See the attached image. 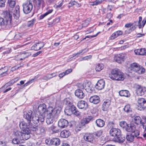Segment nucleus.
<instances>
[{
  "label": "nucleus",
  "mask_w": 146,
  "mask_h": 146,
  "mask_svg": "<svg viewBox=\"0 0 146 146\" xmlns=\"http://www.w3.org/2000/svg\"><path fill=\"white\" fill-rule=\"evenodd\" d=\"M129 47L128 45H125L122 46L121 47L119 48L120 50H123L125 49L128 48Z\"/></svg>",
  "instance_id": "obj_59"
},
{
  "label": "nucleus",
  "mask_w": 146,
  "mask_h": 146,
  "mask_svg": "<svg viewBox=\"0 0 146 146\" xmlns=\"http://www.w3.org/2000/svg\"><path fill=\"white\" fill-rule=\"evenodd\" d=\"M74 1H71L70 2L68 3V6L69 8L70 7H72L74 5Z\"/></svg>",
  "instance_id": "obj_60"
},
{
  "label": "nucleus",
  "mask_w": 146,
  "mask_h": 146,
  "mask_svg": "<svg viewBox=\"0 0 146 146\" xmlns=\"http://www.w3.org/2000/svg\"><path fill=\"white\" fill-rule=\"evenodd\" d=\"M115 33L117 34L118 36H119L121 35L123 33L121 31H117L115 32Z\"/></svg>",
  "instance_id": "obj_63"
},
{
  "label": "nucleus",
  "mask_w": 146,
  "mask_h": 146,
  "mask_svg": "<svg viewBox=\"0 0 146 146\" xmlns=\"http://www.w3.org/2000/svg\"><path fill=\"white\" fill-rule=\"evenodd\" d=\"M130 70L139 74H143L145 71V69L139 64L135 62L130 65Z\"/></svg>",
  "instance_id": "obj_4"
},
{
  "label": "nucleus",
  "mask_w": 146,
  "mask_h": 146,
  "mask_svg": "<svg viewBox=\"0 0 146 146\" xmlns=\"http://www.w3.org/2000/svg\"><path fill=\"white\" fill-rule=\"evenodd\" d=\"M8 2L11 8H13L16 4L15 0H8Z\"/></svg>",
  "instance_id": "obj_42"
},
{
  "label": "nucleus",
  "mask_w": 146,
  "mask_h": 146,
  "mask_svg": "<svg viewBox=\"0 0 146 146\" xmlns=\"http://www.w3.org/2000/svg\"><path fill=\"white\" fill-rule=\"evenodd\" d=\"M20 140L19 138L16 137L13 139L12 143L14 144H19L20 143Z\"/></svg>",
  "instance_id": "obj_48"
},
{
  "label": "nucleus",
  "mask_w": 146,
  "mask_h": 146,
  "mask_svg": "<svg viewBox=\"0 0 146 146\" xmlns=\"http://www.w3.org/2000/svg\"><path fill=\"white\" fill-rule=\"evenodd\" d=\"M84 89L88 92L91 93L93 91V85L90 82L85 81L84 82Z\"/></svg>",
  "instance_id": "obj_12"
},
{
  "label": "nucleus",
  "mask_w": 146,
  "mask_h": 146,
  "mask_svg": "<svg viewBox=\"0 0 146 146\" xmlns=\"http://www.w3.org/2000/svg\"><path fill=\"white\" fill-rule=\"evenodd\" d=\"M84 137V139L85 141L90 142H92L94 139L93 134L89 133H85Z\"/></svg>",
  "instance_id": "obj_20"
},
{
  "label": "nucleus",
  "mask_w": 146,
  "mask_h": 146,
  "mask_svg": "<svg viewBox=\"0 0 146 146\" xmlns=\"http://www.w3.org/2000/svg\"><path fill=\"white\" fill-rule=\"evenodd\" d=\"M45 5V2L44 0H37V5L36 6L39 7L41 6L43 7Z\"/></svg>",
  "instance_id": "obj_37"
},
{
  "label": "nucleus",
  "mask_w": 146,
  "mask_h": 146,
  "mask_svg": "<svg viewBox=\"0 0 146 146\" xmlns=\"http://www.w3.org/2000/svg\"><path fill=\"white\" fill-rule=\"evenodd\" d=\"M38 129H37L38 131H39V133L41 134L42 133H44L45 130V125L41 124L38 127Z\"/></svg>",
  "instance_id": "obj_35"
},
{
  "label": "nucleus",
  "mask_w": 146,
  "mask_h": 146,
  "mask_svg": "<svg viewBox=\"0 0 146 146\" xmlns=\"http://www.w3.org/2000/svg\"><path fill=\"white\" fill-rule=\"evenodd\" d=\"M36 44H34L31 47L33 50H38L42 48L44 46V44L43 42H41L37 43L36 42Z\"/></svg>",
  "instance_id": "obj_18"
},
{
  "label": "nucleus",
  "mask_w": 146,
  "mask_h": 146,
  "mask_svg": "<svg viewBox=\"0 0 146 146\" xmlns=\"http://www.w3.org/2000/svg\"><path fill=\"white\" fill-rule=\"evenodd\" d=\"M72 70L71 69H68V70H66L65 72V73L66 74H68L70 73L71 72H72Z\"/></svg>",
  "instance_id": "obj_64"
},
{
  "label": "nucleus",
  "mask_w": 146,
  "mask_h": 146,
  "mask_svg": "<svg viewBox=\"0 0 146 146\" xmlns=\"http://www.w3.org/2000/svg\"><path fill=\"white\" fill-rule=\"evenodd\" d=\"M47 117L46 119V122L48 124H50L52 123L53 121V118L54 117L47 116Z\"/></svg>",
  "instance_id": "obj_40"
},
{
  "label": "nucleus",
  "mask_w": 146,
  "mask_h": 146,
  "mask_svg": "<svg viewBox=\"0 0 146 146\" xmlns=\"http://www.w3.org/2000/svg\"><path fill=\"white\" fill-rule=\"evenodd\" d=\"M120 126L122 127L123 129H126V128L127 127L128 125L127 123L125 121H121L119 123Z\"/></svg>",
  "instance_id": "obj_43"
},
{
  "label": "nucleus",
  "mask_w": 146,
  "mask_h": 146,
  "mask_svg": "<svg viewBox=\"0 0 146 146\" xmlns=\"http://www.w3.org/2000/svg\"><path fill=\"white\" fill-rule=\"evenodd\" d=\"M31 54L30 52H24L19 54V57L21 58V60H22L26 58L31 55Z\"/></svg>",
  "instance_id": "obj_27"
},
{
  "label": "nucleus",
  "mask_w": 146,
  "mask_h": 146,
  "mask_svg": "<svg viewBox=\"0 0 146 146\" xmlns=\"http://www.w3.org/2000/svg\"><path fill=\"white\" fill-rule=\"evenodd\" d=\"M33 113V111H32L29 110L26 114H24V117L27 120V121L31 122V119L32 117V114Z\"/></svg>",
  "instance_id": "obj_23"
},
{
  "label": "nucleus",
  "mask_w": 146,
  "mask_h": 146,
  "mask_svg": "<svg viewBox=\"0 0 146 146\" xmlns=\"http://www.w3.org/2000/svg\"><path fill=\"white\" fill-rule=\"evenodd\" d=\"M102 132L103 131L101 130L96 132L94 133V135L97 137H99L102 135Z\"/></svg>",
  "instance_id": "obj_49"
},
{
  "label": "nucleus",
  "mask_w": 146,
  "mask_h": 146,
  "mask_svg": "<svg viewBox=\"0 0 146 146\" xmlns=\"http://www.w3.org/2000/svg\"><path fill=\"white\" fill-rule=\"evenodd\" d=\"M142 20V17H139V21H138V24H139V29L141 28H143V27H142V25H141V22Z\"/></svg>",
  "instance_id": "obj_54"
},
{
  "label": "nucleus",
  "mask_w": 146,
  "mask_h": 146,
  "mask_svg": "<svg viewBox=\"0 0 146 146\" xmlns=\"http://www.w3.org/2000/svg\"><path fill=\"white\" fill-rule=\"evenodd\" d=\"M125 59V54L123 53L116 54L113 57L114 60L119 63H121Z\"/></svg>",
  "instance_id": "obj_9"
},
{
  "label": "nucleus",
  "mask_w": 146,
  "mask_h": 146,
  "mask_svg": "<svg viewBox=\"0 0 146 146\" xmlns=\"http://www.w3.org/2000/svg\"><path fill=\"white\" fill-rule=\"evenodd\" d=\"M57 110L52 107H49L47 108L46 115L47 116L54 117L56 115Z\"/></svg>",
  "instance_id": "obj_8"
},
{
  "label": "nucleus",
  "mask_w": 146,
  "mask_h": 146,
  "mask_svg": "<svg viewBox=\"0 0 146 146\" xmlns=\"http://www.w3.org/2000/svg\"><path fill=\"white\" fill-rule=\"evenodd\" d=\"M68 121L64 119H60L58 121V126L61 128H65L68 126Z\"/></svg>",
  "instance_id": "obj_17"
},
{
  "label": "nucleus",
  "mask_w": 146,
  "mask_h": 146,
  "mask_svg": "<svg viewBox=\"0 0 146 146\" xmlns=\"http://www.w3.org/2000/svg\"><path fill=\"white\" fill-rule=\"evenodd\" d=\"M12 12L9 9V12L5 11L3 12V18L0 17V25L8 28L10 27L11 25Z\"/></svg>",
  "instance_id": "obj_1"
},
{
  "label": "nucleus",
  "mask_w": 146,
  "mask_h": 146,
  "mask_svg": "<svg viewBox=\"0 0 146 146\" xmlns=\"http://www.w3.org/2000/svg\"><path fill=\"white\" fill-rule=\"evenodd\" d=\"M111 104V101L110 100H107L104 102L102 105V109L104 111L107 110Z\"/></svg>",
  "instance_id": "obj_21"
},
{
  "label": "nucleus",
  "mask_w": 146,
  "mask_h": 146,
  "mask_svg": "<svg viewBox=\"0 0 146 146\" xmlns=\"http://www.w3.org/2000/svg\"><path fill=\"white\" fill-rule=\"evenodd\" d=\"M22 132H21L19 131H17L14 133L15 136L17 137V138H19L21 140V137L22 135Z\"/></svg>",
  "instance_id": "obj_44"
},
{
  "label": "nucleus",
  "mask_w": 146,
  "mask_h": 146,
  "mask_svg": "<svg viewBox=\"0 0 146 146\" xmlns=\"http://www.w3.org/2000/svg\"><path fill=\"white\" fill-rule=\"evenodd\" d=\"M92 56L90 55L83 57L82 59L83 60H88L91 58Z\"/></svg>",
  "instance_id": "obj_57"
},
{
  "label": "nucleus",
  "mask_w": 146,
  "mask_h": 146,
  "mask_svg": "<svg viewBox=\"0 0 146 146\" xmlns=\"http://www.w3.org/2000/svg\"><path fill=\"white\" fill-rule=\"evenodd\" d=\"M92 119V117L91 116H88L83 118L81 121V124L82 125L84 126L85 124L88 123Z\"/></svg>",
  "instance_id": "obj_25"
},
{
  "label": "nucleus",
  "mask_w": 146,
  "mask_h": 146,
  "mask_svg": "<svg viewBox=\"0 0 146 146\" xmlns=\"http://www.w3.org/2000/svg\"><path fill=\"white\" fill-rule=\"evenodd\" d=\"M75 94L76 96L80 99L83 98L85 96L83 91L80 89L76 90L75 91Z\"/></svg>",
  "instance_id": "obj_26"
},
{
  "label": "nucleus",
  "mask_w": 146,
  "mask_h": 146,
  "mask_svg": "<svg viewBox=\"0 0 146 146\" xmlns=\"http://www.w3.org/2000/svg\"><path fill=\"white\" fill-rule=\"evenodd\" d=\"M13 16L15 19H17L20 16L19 7L17 6L13 12Z\"/></svg>",
  "instance_id": "obj_24"
},
{
  "label": "nucleus",
  "mask_w": 146,
  "mask_h": 146,
  "mask_svg": "<svg viewBox=\"0 0 146 146\" xmlns=\"http://www.w3.org/2000/svg\"><path fill=\"white\" fill-rule=\"evenodd\" d=\"M136 94L137 95L141 96L144 94L146 91V88L140 85H135Z\"/></svg>",
  "instance_id": "obj_7"
},
{
  "label": "nucleus",
  "mask_w": 146,
  "mask_h": 146,
  "mask_svg": "<svg viewBox=\"0 0 146 146\" xmlns=\"http://www.w3.org/2000/svg\"><path fill=\"white\" fill-rule=\"evenodd\" d=\"M132 25H133V24H132V23H129L126 24L125 25V27L126 28H129Z\"/></svg>",
  "instance_id": "obj_62"
},
{
  "label": "nucleus",
  "mask_w": 146,
  "mask_h": 146,
  "mask_svg": "<svg viewBox=\"0 0 146 146\" xmlns=\"http://www.w3.org/2000/svg\"><path fill=\"white\" fill-rule=\"evenodd\" d=\"M6 1V0H0V7H5Z\"/></svg>",
  "instance_id": "obj_53"
},
{
  "label": "nucleus",
  "mask_w": 146,
  "mask_h": 146,
  "mask_svg": "<svg viewBox=\"0 0 146 146\" xmlns=\"http://www.w3.org/2000/svg\"><path fill=\"white\" fill-rule=\"evenodd\" d=\"M143 120H141L140 117L139 116H136L135 117L133 118V121L134 123L137 125L140 123L142 126L143 128H144V125L146 121V118H144L143 119Z\"/></svg>",
  "instance_id": "obj_11"
},
{
  "label": "nucleus",
  "mask_w": 146,
  "mask_h": 146,
  "mask_svg": "<svg viewBox=\"0 0 146 146\" xmlns=\"http://www.w3.org/2000/svg\"><path fill=\"white\" fill-rule=\"evenodd\" d=\"M56 76V75H55L52 77H49V75H48V74H47L46 76H43L41 79L44 80H48L50 79L51 78H52L53 77Z\"/></svg>",
  "instance_id": "obj_47"
},
{
  "label": "nucleus",
  "mask_w": 146,
  "mask_h": 146,
  "mask_svg": "<svg viewBox=\"0 0 146 146\" xmlns=\"http://www.w3.org/2000/svg\"><path fill=\"white\" fill-rule=\"evenodd\" d=\"M31 118L33 122L35 124H37L39 121L42 122L44 120L43 116L40 115L39 116L38 115H36L35 116L32 117Z\"/></svg>",
  "instance_id": "obj_14"
},
{
  "label": "nucleus",
  "mask_w": 146,
  "mask_h": 146,
  "mask_svg": "<svg viewBox=\"0 0 146 146\" xmlns=\"http://www.w3.org/2000/svg\"><path fill=\"white\" fill-rule=\"evenodd\" d=\"M115 139L116 141L120 143L123 142L125 139V137H122V136L121 135V134L119 136H117Z\"/></svg>",
  "instance_id": "obj_39"
},
{
  "label": "nucleus",
  "mask_w": 146,
  "mask_h": 146,
  "mask_svg": "<svg viewBox=\"0 0 146 146\" xmlns=\"http://www.w3.org/2000/svg\"><path fill=\"white\" fill-rule=\"evenodd\" d=\"M21 67V66L19 65H17L15 66L12 67L11 68V71H13L16 69H19L20 67Z\"/></svg>",
  "instance_id": "obj_56"
},
{
  "label": "nucleus",
  "mask_w": 146,
  "mask_h": 146,
  "mask_svg": "<svg viewBox=\"0 0 146 146\" xmlns=\"http://www.w3.org/2000/svg\"><path fill=\"white\" fill-rule=\"evenodd\" d=\"M60 143V139L58 138H53L50 140V143L56 146L59 145Z\"/></svg>",
  "instance_id": "obj_32"
},
{
  "label": "nucleus",
  "mask_w": 146,
  "mask_h": 146,
  "mask_svg": "<svg viewBox=\"0 0 146 146\" xmlns=\"http://www.w3.org/2000/svg\"><path fill=\"white\" fill-rule=\"evenodd\" d=\"M134 52L136 54L143 55L146 54V49L141 48L135 50Z\"/></svg>",
  "instance_id": "obj_31"
},
{
  "label": "nucleus",
  "mask_w": 146,
  "mask_h": 146,
  "mask_svg": "<svg viewBox=\"0 0 146 146\" xmlns=\"http://www.w3.org/2000/svg\"><path fill=\"white\" fill-rule=\"evenodd\" d=\"M110 77L111 79L116 80H123L124 79L123 74L117 69L112 70Z\"/></svg>",
  "instance_id": "obj_2"
},
{
  "label": "nucleus",
  "mask_w": 146,
  "mask_h": 146,
  "mask_svg": "<svg viewBox=\"0 0 146 146\" xmlns=\"http://www.w3.org/2000/svg\"><path fill=\"white\" fill-rule=\"evenodd\" d=\"M138 106L139 109L142 110L146 109V101L145 99L143 98H139L138 100Z\"/></svg>",
  "instance_id": "obj_10"
},
{
  "label": "nucleus",
  "mask_w": 146,
  "mask_h": 146,
  "mask_svg": "<svg viewBox=\"0 0 146 146\" xmlns=\"http://www.w3.org/2000/svg\"><path fill=\"white\" fill-rule=\"evenodd\" d=\"M96 123L97 126L99 127H102L105 125V122L101 119H98L96 121Z\"/></svg>",
  "instance_id": "obj_34"
},
{
  "label": "nucleus",
  "mask_w": 146,
  "mask_h": 146,
  "mask_svg": "<svg viewBox=\"0 0 146 146\" xmlns=\"http://www.w3.org/2000/svg\"><path fill=\"white\" fill-rule=\"evenodd\" d=\"M124 110L125 112L127 113H129L131 112L132 109L129 104H127L125 106L124 108Z\"/></svg>",
  "instance_id": "obj_41"
},
{
  "label": "nucleus",
  "mask_w": 146,
  "mask_h": 146,
  "mask_svg": "<svg viewBox=\"0 0 146 146\" xmlns=\"http://www.w3.org/2000/svg\"><path fill=\"white\" fill-rule=\"evenodd\" d=\"M78 86L79 88L80 89H83L84 88V83L83 84L82 83H79L78 84Z\"/></svg>",
  "instance_id": "obj_58"
},
{
  "label": "nucleus",
  "mask_w": 146,
  "mask_h": 146,
  "mask_svg": "<svg viewBox=\"0 0 146 146\" xmlns=\"http://www.w3.org/2000/svg\"><path fill=\"white\" fill-rule=\"evenodd\" d=\"M119 95L121 96H125L127 97H129L130 94L127 90H121L119 92Z\"/></svg>",
  "instance_id": "obj_29"
},
{
  "label": "nucleus",
  "mask_w": 146,
  "mask_h": 146,
  "mask_svg": "<svg viewBox=\"0 0 146 146\" xmlns=\"http://www.w3.org/2000/svg\"><path fill=\"white\" fill-rule=\"evenodd\" d=\"M78 106L80 109H85L87 107V103L84 101L81 100L78 103Z\"/></svg>",
  "instance_id": "obj_28"
},
{
  "label": "nucleus",
  "mask_w": 146,
  "mask_h": 146,
  "mask_svg": "<svg viewBox=\"0 0 146 146\" xmlns=\"http://www.w3.org/2000/svg\"><path fill=\"white\" fill-rule=\"evenodd\" d=\"M19 126L20 129L23 131L27 129H29V128H30V122L27 121V123L25 121H23L20 123Z\"/></svg>",
  "instance_id": "obj_16"
},
{
  "label": "nucleus",
  "mask_w": 146,
  "mask_h": 146,
  "mask_svg": "<svg viewBox=\"0 0 146 146\" xmlns=\"http://www.w3.org/2000/svg\"><path fill=\"white\" fill-rule=\"evenodd\" d=\"M104 68V65L103 64H98L96 66L95 69L97 71H100L102 70Z\"/></svg>",
  "instance_id": "obj_38"
},
{
  "label": "nucleus",
  "mask_w": 146,
  "mask_h": 146,
  "mask_svg": "<svg viewBox=\"0 0 146 146\" xmlns=\"http://www.w3.org/2000/svg\"><path fill=\"white\" fill-rule=\"evenodd\" d=\"M47 110L46 106L44 104L39 105L38 108V110L39 115L42 116L44 118L46 115Z\"/></svg>",
  "instance_id": "obj_6"
},
{
  "label": "nucleus",
  "mask_w": 146,
  "mask_h": 146,
  "mask_svg": "<svg viewBox=\"0 0 146 146\" xmlns=\"http://www.w3.org/2000/svg\"><path fill=\"white\" fill-rule=\"evenodd\" d=\"M70 133L69 131L67 130H64L60 133V135L63 138H67L70 135Z\"/></svg>",
  "instance_id": "obj_30"
},
{
  "label": "nucleus",
  "mask_w": 146,
  "mask_h": 146,
  "mask_svg": "<svg viewBox=\"0 0 146 146\" xmlns=\"http://www.w3.org/2000/svg\"><path fill=\"white\" fill-rule=\"evenodd\" d=\"M134 133H129L127 134L126 139L127 141L130 142H133L134 141Z\"/></svg>",
  "instance_id": "obj_33"
},
{
  "label": "nucleus",
  "mask_w": 146,
  "mask_h": 146,
  "mask_svg": "<svg viewBox=\"0 0 146 146\" xmlns=\"http://www.w3.org/2000/svg\"><path fill=\"white\" fill-rule=\"evenodd\" d=\"M5 67L2 68L0 69V75L2 76H6L8 74L7 73V70H6Z\"/></svg>",
  "instance_id": "obj_36"
},
{
  "label": "nucleus",
  "mask_w": 146,
  "mask_h": 146,
  "mask_svg": "<svg viewBox=\"0 0 146 146\" xmlns=\"http://www.w3.org/2000/svg\"><path fill=\"white\" fill-rule=\"evenodd\" d=\"M89 22L88 20H86V21L83 22L82 23V27H87L89 24Z\"/></svg>",
  "instance_id": "obj_50"
},
{
  "label": "nucleus",
  "mask_w": 146,
  "mask_h": 146,
  "mask_svg": "<svg viewBox=\"0 0 146 146\" xmlns=\"http://www.w3.org/2000/svg\"><path fill=\"white\" fill-rule=\"evenodd\" d=\"M105 84V82L104 80H100L98 82L95 86V88L98 90H102L104 88Z\"/></svg>",
  "instance_id": "obj_19"
},
{
  "label": "nucleus",
  "mask_w": 146,
  "mask_h": 146,
  "mask_svg": "<svg viewBox=\"0 0 146 146\" xmlns=\"http://www.w3.org/2000/svg\"><path fill=\"white\" fill-rule=\"evenodd\" d=\"M23 10L25 14L30 13L33 8V5L31 0H27L23 4Z\"/></svg>",
  "instance_id": "obj_5"
},
{
  "label": "nucleus",
  "mask_w": 146,
  "mask_h": 146,
  "mask_svg": "<svg viewBox=\"0 0 146 146\" xmlns=\"http://www.w3.org/2000/svg\"><path fill=\"white\" fill-rule=\"evenodd\" d=\"M74 115L76 116H78L80 115V112L78 110H76L74 112Z\"/></svg>",
  "instance_id": "obj_61"
},
{
  "label": "nucleus",
  "mask_w": 146,
  "mask_h": 146,
  "mask_svg": "<svg viewBox=\"0 0 146 146\" xmlns=\"http://www.w3.org/2000/svg\"><path fill=\"white\" fill-rule=\"evenodd\" d=\"M100 101L99 97L96 95L91 96L89 99L90 102L94 104H97Z\"/></svg>",
  "instance_id": "obj_22"
},
{
  "label": "nucleus",
  "mask_w": 146,
  "mask_h": 146,
  "mask_svg": "<svg viewBox=\"0 0 146 146\" xmlns=\"http://www.w3.org/2000/svg\"><path fill=\"white\" fill-rule=\"evenodd\" d=\"M118 36L115 32L113 33L111 36L110 37V40H113Z\"/></svg>",
  "instance_id": "obj_51"
},
{
  "label": "nucleus",
  "mask_w": 146,
  "mask_h": 146,
  "mask_svg": "<svg viewBox=\"0 0 146 146\" xmlns=\"http://www.w3.org/2000/svg\"><path fill=\"white\" fill-rule=\"evenodd\" d=\"M129 132H131L134 133V135L137 139L141 141H143V138L141 137H137V136L139 135V131L136 130L135 125L133 123H131L129 125H128L125 130Z\"/></svg>",
  "instance_id": "obj_3"
},
{
  "label": "nucleus",
  "mask_w": 146,
  "mask_h": 146,
  "mask_svg": "<svg viewBox=\"0 0 146 146\" xmlns=\"http://www.w3.org/2000/svg\"><path fill=\"white\" fill-rule=\"evenodd\" d=\"M88 49L87 48H85V49H84L82 50H81L80 51L78 52L77 53H75L74 54H73V57H74V56H76L77 55H79L81 53H82L83 52V53H84L85 52H87L88 50Z\"/></svg>",
  "instance_id": "obj_46"
},
{
  "label": "nucleus",
  "mask_w": 146,
  "mask_h": 146,
  "mask_svg": "<svg viewBox=\"0 0 146 146\" xmlns=\"http://www.w3.org/2000/svg\"><path fill=\"white\" fill-rule=\"evenodd\" d=\"M34 23V20L33 19L31 20L28 22L27 24V25L28 27H31L33 25Z\"/></svg>",
  "instance_id": "obj_45"
},
{
  "label": "nucleus",
  "mask_w": 146,
  "mask_h": 146,
  "mask_svg": "<svg viewBox=\"0 0 146 146\" xmlns=\"http://www.w3.org/2000/svg\"><path fill=\"white\" fill-rule=\"evenodd\" d=\"M30 131L29 129H27L25 130H23L22 133L21 137V140H26L30 137Z\"/></svg>",
  "instance_id": "obj_13"
},
{
  "label": "nucleus",
  "mask_w": 146,
  "mask_h": 146,
  "mask_svg": "<svg viewBox=\"0 0 146 146\" xmlns=\"http://www.w3.org/2000/svg\"><path fill=\"white\" fill-rule=\"evenodd\" d=\"M110 133L111 136L114 137L115 139L121 134V131L118 129L112 128L110 130Z\"/></svg>",
  "instance_id": "obj_15"
},
{
  "label": "nucleus",
  "mask_w": 146,
  "mask_h": 146,
  "mask_svg": "<svg viewBox=\"0 0 146 146\" xmlns=\"http://www.w3.org/2000/svg\"><path fill=\"white\" fill-rule=\"evenodd\" d=\"M50 129L51 131L57 133L59 131V130L56 129V127L53 125H52L50 127Z\"/></svg>",
  "instance_id": "obj_52"
},
{
  "label": "nucleus",
  "mask_w": 146,
  "mask_h": 146,
  "mask_svg": "<svg viewBox=\"0 0 146 146\" xmlns=\"http://www.w3.org/2000/svg\"><path fill=\"white\" fill-rule=\"evenodd\" d=\"M37 78V76H35V78L31 80L30 81H29L27 82L26 83H25L24 85V86H27L29 84H30L32 82V81L34 80L36 78Z\"/></svg>",
  "instance_id": "obj_55"
}]
</instances>
